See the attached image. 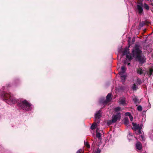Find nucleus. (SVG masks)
I'll return each instance as SVG.
<instances>
[{"instance_id": "bb28decb", "label": "nucleus", "mask_w": 153, "mask_h": 153, "mask_svg": "<svg viewBox=\"0 0 153 153\" xmlns=\"http://www.w3.org/2000/svg\"><path fill=\"white\" fill-rule=\"evenodd\" d=\"M137 110L138 111H141L142 110V108L140 105H139L137 107Z\"/></svg>"}, {"instance_id": "e433bc0d", "label": "nucleus", "mask_w": 153, "mask_h": 153, "mask_svg": "<svg viewBox=\"0 0 153 153\" xmlns=\"http://www.w3.org/2000/svg\"><path fill=\"white\" fill-rule=\"evenodd\" d=\"M152 12H153V11H152Z\"/></svg>"}, {"instance_id": "a878e982", "label": "nucleus", "mask_w": 153, "mask_h": 153, "mask_svg": "<svg viewBox=\"0 0 153 153\" xmlns=\"http://www.w3.org/2000/svg\"><path fill=\"white\" fill-rule=\"evenodd\" d=\"M153 72V70L152 69H150L149 70V76H150L152 74Z\"/></svg>"}, {"instance_id": "f3484780", "label": "nucleus", "mask_w": 153, "mask_h": 153, "mask_svg": "<svg viewBox=\"0 0 153 153\" xmlns=\"http://www.w3.org/2000/svg\"><path fill=\"white\" fill-rule=\"evenodd\" d=\"M133 100L134 101V103L136 105L138 104L139 103V100L135 97H134L133 98Z\"/></svg>"}, {"instance_id": "412c9836", "label": "nucleus", "mask_w": 153, "mask_h": 153, "mask_svg": "<svg viewBox=\"0 0 153 153\" xmlns=\"http://www.w3.org/2000/svg\"><path fill=\"white\" fill-rule=\"evenodd\" d=\"M84 144L85 145L87 148H90V146L88 142L85 141V140L84 141Z\"/></svg>"}, {"instance_id": "c85d7f7f", "label": "nucleus", "mask_w": 153, "mask_h": 153, "mask_svg": "<svg viewBox=\"0 0 153 153\" xmlns=\"http://www.w3.org/2000/svg\"><path fill=\"white\" fill-rule=\"evenodd\" d=\"M76 153H83L82 149H80L77 151Z\"/></svg>"}, {"instance_id": "7ed1b4c3", "label": "nucleus", "mask_w": 153, "mask_h": 153, "mask_svg": "<svg viewBox=\"0 0 153 153\" xmlns=\"http://www.w3.org/2000/svg\"><path fill=\"white\" fill-rule=\"evenodd\" d=\"M18 105L23 109L26 111L31 110L32 108L31 105L25 100L21 101Z\"/></svg>"}, {"instance_id": "393cba45", "label": "nucleus", "mask_w": 153, "mask_h": 153, "mask_svg": "<svg viewBox=\"0 0 153 153\" xmlns=\"http://www.w3.org/2000/svg\"><path fill=\"white\" fill-rule=\"evenodd\" d=\"M112 123H114L113 122L112 119V120H109L107 121V123L108 125H111Z\"/></svg>"}, {"instance_id": "473e14b6", "label": "nucleus", "mask_w": 153, "mask_h": 153, "mask_svg": "<svg viewBox=\"0 0 153 153\" xmlns=\"http://www.w3.org/2000/svg\"><path fill=\"white\" fill-rule=\"evenodd\" d=\"M144 25V24L143 23H142L140 24V26L141 27H142Z\"/></svg>"}, {"instance_id": "dca6fc26", "label": "nucleus", "mask_w": 153, "mask_h": 153, "mask_svg": "<svg viewBox=\"0 0 153 153\" xmlns=\"http://www.w3.org/2000/svg\"><path fill=\"white\" fill-rule=\"evenodd\" d=\"M134 134H128L127 137L128 139L129 140V141L133 139L134 138H135V137L134 136Z\"/></svg>"}, {"instance_id": "a211bd4d", "label": "nucleus", "mask_w": 153, "mask_h": 153, "mask_svg": "<svg viewBox=\"0 0 153 153\" xmlns=\"http://www.w3.org/2000/svg\"><path fill=\"white\" fill-rule=\"evenodd\" d=\"M97 126L96 123H94L92 124L91 127V129L92 130H94L96 128Z\"/></svg>"}, {"instance_id": "72a5a7b5", "label": "nucleus", "mask_w": 153, "mask_h": 153, "mask_svg": "<svg viewBox=\"0 0 153 153\" xmlns=\"http://www.w3.org/2000/svg\"><path fill=\"white\" fill-rule=\"evenodd\" d=\"M150 137L153 140V134H152V135L150 136Z\"/></svg>"}, {"instance_id": "39448f33", "label": "nucleus", "mask_w": 153, "mask_h": 153, "mask_svg": "<svg viewBox=\"0 0 153 153\" xmlns=\"http://www.w3.org/2000/svg\"><path fill=\"white\" fill-rule=\"evenodd\" d=\"M101 116V111L100 110L97 112L95 114V121L97 123H99L100 118Z\"/></svg>"}, {"instance_id": "1a4fd4ad", "label": "nucleus", "mask_w": 153, "mask_h": 153, "mask_svg": "<svg viewBox=\"0 0 153 153\" xmlns=\"http://www.w3.org/2000/svg\"><path fill=\"white\" fill-rule=\"evenodd\" d=\"M136 149L138 150H140L142 148V143L139 141H137L135 145Z\"/></svg>"}, {"instance_id": "cd10ccee", "label": "nucleus", "mask_w": 153, "mask_h": 153, "mask_svg": "<svg viewBox=\"0 0 153 153\" xmlns=\"http://www.w3.org/2000/svg\"><path fill=\"white\" fill-rule=\"evenodd\" d=\"M96 137L98 138L99 139H101V134H96Z\"/></svg>"}, {"instance_id": "c756f323", "label": "nucleus", "mask_w": 153, "mask_h": 153, "mask_svg": "<svg viewBox=\"0 0 153 153\" xmlns=\"http://www.w3.org/2000/svg\"><path fill=\"white\" fill-rule=\"evenodd\" d=\"M101 152V150L98 148L97 149V150L96 151L95 153H100Z\"/></svg>"}, {"instance_id": "2eb2a0df", "label": "nucleus", "mask_w": 153, "mask_h": 153, "mask_svg": "<svg viewBox=\"0 0 153 153\" xmlns=\"http://www.w3.org/2000/svg\"><path fill=\"white\" fill-rule=\"evenodd\" d=\"M124 124L127 126H129V121L128 119V117H126L124 119V120L123 121Z\"/></svg>"}, {"instance_id": "aec40b11", "label": "nucleus", "mask_w": 153, "mask_h": 153, "mask_svg": "<svg viewBox=\"0 0 153 153\" xmlns=\"http://www.w3.org/2000/svg\"><path fill=\"white\" fill-rule=\"evenodd\" d=\"M142 83L141 80L140 79L137 78V80L136 84L137 85H140Z\"/></svg>"}, {"instance_id": "0eeeda50", "label": "nucleus", "mask_w": 153, "mask_h": 153, "mask_svg": "<svg viewBox=\"0 0 153 153\" xmlns=\"http://www.w3.org/2000/svg\"><path fill=\"white\" fill-rule=\"evenodd\" d=\"M123 54L126 55L127 59L129 60H131L132 59L133 56L131 55L130 54L129 52L127 50H125L123 52Z\"/></svg>"}, {"instance_id": "5701e85b", "label": "nucleus", "mask_w": 153, "mask_h": 153, "mask_svg": "<svg viewBox=\"0 0 153 153\" xmlns=\"http://www.w3.org/2000/svg\"><path fill=\"white\" fill-rule=\"evenodd\" d=\"M137 88V87L135 84H134L132 86V89L133 90H136Z\"/></svg>"}, {"instance_id": "b1692460", "label": "nucleus", "mask_w": 153, "mask_h": 153, "mask_svg": "<svg viewBox=\"0 0 153 153\" xmlns=\"http://www.w3.org/2000/svg\"><path fill=\"white\" fill-rule=\"evenodd\" d=\"M121 109V108L120 107H116L114 109V111L116 112H117L120 111Z\"/></svg>"}, {"instance_id": "f03ea898", "label": "nucleus", "mask_w": 153, "mask_h": 153, "mask_svg": "<svg viewBox=\"0 0 153 153\" xmlns=\"http://www.w3.org/2000/svg\"><path fill=\"white\" fill-rule=\"evenodd\" d=\"M1 98L9 104L11 105L16 103L17 100L10 93L3 92L1 94Z\"/></svg>"}, {"instance_id": "6e6552de", "label": "nucleus", "mask_w": 153, "mask_h": 153, "mask_svg": "<svg viewBox=\"0 0 153 153\" xmlns=\"http://www.w3.org/2000/svg\"><path fill=\"white\" fill-rule=\"evenodd\" d=\"M111 96V94L109 93L108 94L106 97V100L102 102L103 105H106L108 102L110 101Z\"/></svg>"}, {"instance_id": "f704fd0d", "label": "nucleus", "mask_w": 153, "mask_h": 153, "mask_svg": "<svg viewBox=\"0 0 153 153\" xmlns=\"http://www.w3.org/2000/svg\"><path fill=\"white\" fill-rule=\"evenodd\" d=\"M101 133H100V132H97L96 134H101Z\"/></svg>"}, {"instance_id": "9b49d317", "label": "nucleus", "mask_w": 153, "mask_h": 153, "mask_svg": "<svg viewBox=\"0 0 153 153\" xmlns=\"http://www.w3.org/2000/svg\"><path fill=\"white\" fill-rule=\"evenodd\" d=\"M143 5L141 4H139L137 5V9L138 12L140 14H141L143 13V10L142 8Z\"/></svg>"}, {"instance_id": "4468645a", "label": "nucleus", "mask_w": 153, "mask_h": 153, "mask_svg": "<svg viewBox=\"0 0 153 153\" xmlns=\"http://www.w3.org/2000/svg\"><path fill=\"white\" fill-rule=\"evenodd\" d=\"M121 70L119 72V74L121 73L122 74H126L125 72L126 71V68L124 66H122L121 68Z\"/></svg>"}, {"instance_id": "f8f14e48", "label": "nucleus", "mask_w": 153, "mask_h": 153, "mask_svg": "<svg viewBox=\"0 0 153 153\" xmlns=\"http://www.w3.org/2000/svg\"><path fill=\"white\" fill-rule=\"evenodd\" d=\"M119 103L123 106H126L127 103L126 101V99L124 97H121L120 99Z\"/></svg>"}, {"instance_id": "423d86ee", "label": "nucleus", "mask_w": 153, "mask_h": 153, "mask_svg": "<svg viewBox=\"0 0 153 153\" xmlns=\"http://www.w3.org/2000/svg\"><path fill=\"white\" fill-rule=\"evenodd\" d=\"M121 118V114L120 113H118L114 115L112 117V119L114 123H115L117 121L120 120Z\"/></svg>"}, {"instance_id": "20e7f679", "label": "nucleus", "mask_w": 153, "mask_h": 153, "mask_svg": "<svg viewBox=\"0 0 153 153\" xmlns=\"http://www.w3.org/2000/svg\"><path fill=\"white\" fill-rule=\"evenodd\" d=\"M132 125L133 126L132 128V129H133L135 131L138 130L139 133L140 134H142V132L141 131V129L142 127V125H140V126L139 124H137L134 123H132Z\"/></svg>"}, {"instance_id": "2f4dec72", "label": "nucleus", "mask_w": 153, "mask_h": 153, "mask_svg": "<svg viewBox=\"0 0 153 153\" xmlns=\"http://www.w3.org/2000/svg\"><path fill=\"white\" fill-rule=\"evenodd\" d=\"M129 118H130V120L131 121H132L133 120V117H132V116L131 115L129 116Z\"/></svg>"}, {"instance_id": "4be33fe9", "label": "nucleus", "mask_w": 153, "mask_h": 153, "mask_svg": "<svg viewBox=\"0 0 153 153\" xmlns=\"http://www.w3.org/2000/svg\"><path fill=\"white\" fill-rule=\"evenodd\" d=\"M144 9L148 10L149 9V6L146 3L144 4Z\"/></svg>"}, {"instance_id": "6ab92c4d", "label": "nucleus", "mask_w": 153, "mask_h": 153, "mask_svg": "<svg viewBox=\"0 0 153 153\" xmlns=\"http://www.w3.org/2000/svg\"><path fill=\"white\" fill-rule=\"evenodd\" d=\"M139 139L141 141H144L145 140V138L144 134H141L140 137H139Z\"/></svg>"}, {"instance_id": "c9c22d12", "label": "nucleus", "mask_w": 153, "mask_h": 153, "mask_svg": "<svg viewBox=\"0 0 153 153\" xmlns=\"http://www.w3.org/2000/svg\"><path fill=\"white\" fill-rule=\"evenodd\" d=\"M130 65V63H127V65Z\"/></svg>"}, {"instance_id": "f257e3e1", "label": "nucleus", "mask_w": 153, "mask_h": 153, "mask_svg": "<svg viewBox=\"0 0 153 153\" xmlns=\"http://www.w3.org/2000/svg\"><path fill=\"white\" fill-rule=\"evenodd\" d=\"M131 54L135 60L140 63L143 64L146 62V57L143 53L141 47L139 45H135L132 50Z\"/></svg>"}, {"instance_id": "9d476101", "label": "nucleus", "mask_w": 153, "mask_h": 153, "mask_svg": "<svg viewBox=\"0 0 153 153\" xmlns=\"http://www.w3.org/2000/svg\"><path fill=\"white\" fill-rule=\"evenodd\" d=\"M135 71L137 74L141 75L143 74L144 70L142 67H138V68H136Z\"/></svg>"}, {"instance_id": "ddd939ff", "label": "nucleus", "mask_w": 153, "mask_h": 153, "mask_svg": "<svg viewBox=\"0 0 153 153\" xmlns=\"http://www.w3.org/2000/svg\"><path fill=\"white\" fill-rule=\"evenodd\" d=\"M119 75L120 76V78L121 80L123 82H124V81L126 77V74H122L121 73L120 74H119Z\"/></svg>"}, {"instance_id": "7c9ffc66", "label": "nucleus", "mask_w": 153, "mask_h": 153, "mask_svg": "<svg viewBox=\"0 0 153 153\" xmlns=\"http://www.w3.org/2000/svg\"><path fill=\"white\" fill-rule=\"evenodd\" d=\"M125 114L126 116H128L129 117L131 115L130 113L129 112L126 113Z\"/></svg>"}]
</instances>
